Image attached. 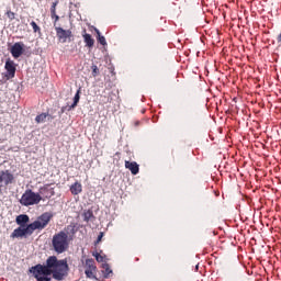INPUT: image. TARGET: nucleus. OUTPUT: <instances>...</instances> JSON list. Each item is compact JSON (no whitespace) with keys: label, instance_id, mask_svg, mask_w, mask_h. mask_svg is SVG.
Here are the masks:
<instances>
[{"label":"nucleus","instance_id":"obj_18","mask_svg":"<svg viewBox=\"0 0 281 281\" xmlns=\"http://www.w3.org/2000/svg\"><path fill=\"white\" fill-rule=\"evenodd\" d=\"M47 113H42V114H38L36 117H35V122L37 124H43V122H45V120H47Z\"/></svg>","mask_w":281,"mask_h":281},{"label":"nucleus","instance_id":"obj_8","mask_svg":"<svg viewBox=\"0 0 281 281\" xmlns=\"http://www.w3.org/2000/svg\"><path fill=\"white\" fill-rule=\"evenodd\" d=\"M4 69L7 71V80H10V78H14V76H16V64H14V60L8 59L5 61Z\"/></svg>","mask_w":281,"mask_h":281},{"label":"nucleus","instance_id":"obj_24","mask_svg":"<svg viewBox=\"0 0 281 281\" xmlns=\"http://www.w3.org/2000/svg\"><path fill=\"white\" fill-rule=\"evenodd\" d=\"M31 26L33 27V32L36 34L37 32H41V26L36 24V22L32 21Z\"/></svg>","mask_w":281,"mask_h":281},{"label":"nucleus","instance_id":"obj_10","mask_svg":"<svg viewBox=\"0 0 281 281\" xmlns=\"http://www.w3.org/2000/svg\"><path fill=\"white\" fill-rule=\"evenodd\" d=\"M60 232L66 234L68 240H72L74 236H76V233L78 232V228L76 227V224H69L64 228V231Z\"/></svg>","mask_w":281,"mask_h":281},{"label":"nucleus","instance_id":"obj_7","mask_svg":"<svg viewBox=\"0 0 281 281\" xmlns=\"http://www.w3.org/2000/svg\"><path fill=\"white\" fill-rule=\"evenodd\" d=\"M56 36L59 41V43H71V38L74 37V33H71V30H65L60 26H55Z\"/></svg>","mask_w":281,"mask_h":281},{"label":"nucleus","instance_id":"obj_11","mask_svg":"<svg viewBox=\"0 0 281 281\" xmlns=\"http://www.w3.org/2000/svg\"><path fill=\"white\" fill-rule=\"evenodd\" d=\"M44 194L45 199H52L56 194L54 188H49V184H45L44 187L40 188V195Z\"/></svg>","mask_w":281,"mask_h":281},{"label":"nucleus","instance_id":"obj_1","mask_svg":"<svg viewBox=\"0 0 281 281\" xmlns=\"http://www.w3.org/2000/svg\"><path fill=\"white\" fill-rule=\"evenodd\" d=\"M30 273H33L37 281H52L49 276H53L54 280L63 281L69 276V263H67V259L49 256L45 265L37 263L31 267Z\"/></svg>","mask_w":281,"mask_h":281},{"label":"nucleus","instance_id":"obj_21","mask_svg":"<svg viewBox=\"0 0 281 281\" xmlns=\"http://www.w3.org/2000/svg\"><path fill=\"white\" fill-rule=\"evenodd\" d=\"M110 273H113V270L109 267V263L103 265V274L104 278H109Z\"/></svg>","mask_w":281,"mask_h":281},{"label":"nucleus","instance_id":"obj_3","mask_svg":"<svg viewBox=\"0 0 281 281\" xmlns=\"http://www.w3.org/2000/svg\"><path fill=\"white\" fill-rule=\"evenodd\" d=\"M41 201H43V196H41V193H35L34 191H32V189H27L22 194L20 203L25 207H30V205H38Z\"/></svg>","mask_w":281,"mask_h":281},{"label":"nucleus","instance_id":"obj_23","mask_svg":"<svg viewBox=\"0 0 281 281\" xmlns=\"http://www.w3.org/2000/svg\"><path fill=\"white\" fill-rule=\"evenodd\" d=\"M91 69L93 78H97L100 75V69L95 65H92Z\"/></svg>","mask_w":281,"mask_h":281},{"label":"nucleus","instance_id":"obj_5","mask_svg":"<svg viewBox=\"0 0 281 281\" xmlns=\"http://www.w3.org/2000/svg\"><path fill=\"white\" fill-rule=\"evenodd\" d=\"M34 234V231L32 229V226L29 224L26 227L19 226L15 228L11 235L10 238L14 240V238H27V236H32Z\"/></svg>","mask_w":281,"mask_h":281},{"label":"nucleus","instance_id":"obj_19","mask_svg":"<svg viewBox=\"0 0 281 281\" xmlns=\"http://www.w3.org/2000/svg\"><path fill=\"white\" fill-rule=\"evenodd\" d=\"M50 19L53 20L54 27H58V21H60V16L57 13H50Z\"/></svg>","mask_w":281,"mask_h":281},{"label":"nucleus","instance_id":"obj_4","mask_svg":"<svg viewBox=\"0 0 281 281\" xmlns=\"http://www.w3.org/2000/svg\"><path fill=\"white\" fill-rule=\"evenodd\" d=\"M52 218H54V214L49 212L43 213L37 217L36 221L30 224L31 229H33V232H36V229H40V231L45 229L47 225H49V222L52 221Z\"/></svg>","mask_w":281,"mask_h":281},{"label":"nucleus","instance_id":"obj_6","mask_svg":"<svg viewBox=\"0 0 281 281\" xmlns=\"http://www.w3.org/2000/svg\"><path fill=\"white\" fill-rule=\"evenodd\" d=\"M98 273V267L95 266V260L87 259L85 263V274L90 280H98L95 277Z\"/></svg>","mask_w":281,"mask_h":281},{"label":"nucleus","instance_id":"obj_15","mask_svg":"<svg viewBox=\"0 0 281 281\" xmlns=\"http://www.w3.org/2000/svg\"><path fill=\"white\" fill-rule=\"evenodd\" d=\"M70 192L74 194V196L80 194L82 192V183L75 182L70 186Z\"/></svg>","mask_w":281,"mask_h":281},{"label":"nucleus","instance_id":"obj_20","mask_svg":"<svg viewBox=\"0 0 281 281\" xmlns=\"http://www.w3.org/2000/svg\"><path fill=\"white\" fill-rule=\"evenodd\" d=\"M95 32L98 34V43H100V45H106V38L102 35H100V30L95 29Z\"/></svg>","mask_w":281,"mask_h":281},{"label":"nucleus","instance_id":"obj_28","mask_svg":"<svg viewBox=\"0 0 281 281\" xmlns=\"http://www.w3.org/2000/svg\"><path fill=\"white\" fill-rule=\"evenodd\" d=\"M68 109H69V105L63 106L61 108V113H65V111H69Z\"/></svg>","mask_w":281,"mask_h":281},{"label":"nucleus","instance_id":"obj_12","mask_svg":"<svg viewBox=\"0 0 281 281\" xmlns=\"http://www.w3.org/2000/svg\"><path fill=\"white\" fill-rule=\"evenodd\" d=\"M125 168L132 172V175H138L139 173V165H137L136 161H128L125 160Z\"/></svg>","mask_w":281,"mask_h":281},{"label":"nucleus","instance_id":"obj_27","mask_svg":"<svg viewBox=\"0 0 281 281\" xmlns=\"http://www.w3.org/2000/svg\"><path fill=\"white\" fill-rule=\"evenodd\" d=\"M7 15L12 20V19H14V12H12V11H9L8 13H7Z\"/></svg>","mask_w":281,"mask_h":281},{"label":"nucleus","instance_id":"obj_25","mask_svg":"<svg viewBox=\"0 0 281 281\" xmlns=\"http://www.w3.org/2000/svg\"><path fill=\"white\" fill-rule=\"evenodd\" d=\"M58 5V0L52 3L50 14H56V7Z\"/></svg>","mask_w":281,"mask_h":281},{"label":"nucleus","instance_id":"obj_13","mask_svg":"<svg viewBox=\"0 0 281 281\" xmlns=\"http://www.w3.org/2000/svg\"><path fill=\"white\" fill-rule=\"evenodd\" d=\"M15 223L16 225H20V227H27V224L30 223V216L26 214L18 215Z\"/></svg>","mask_w":281,"mask_h":281},{"label":"nucleus","instance_id":"obj_17","mask_svg":"<svg viewBox=\"0 0 281 281\" xmlns=\"http://www.w3.org/2000/svg\"><path fill=\"white\" fill-rule=\"evenodd\" d=\"M80 88L77 90L74 97V103L68 106V111H71L75 106H78V102H80Z\"/></svg>","mask_w":281,"mask_h":281},{"label":"nucleus","instance_id":"obj_14","mask_svg":"<svg viewBox=\"0 0 281 281\" xmlns=\"http://www.w3.org/2000/svg\"><path fill=\"white\" fill-rule=\"evenodd\" d=\"M83 42L86 43V47H93V45H95V40H93V37H91V34L87 33V30H83Z\"/></svg>","mask_w":281,"mask_h":281},{"label":"nucleus","instance_id":"obj_9","mask_svg":"<svg viewBox=\"0 0 281 281\" xmlns=\"http://www.w3.org/2000/svg\"><path fill=\"white\" fill-rule=\"evenodd\" d=\"M25 47V44L23 42H16L12 47H11V55L13 58H21L23 56V48Z\"/></svg>","mask_w":281,"mask_h":281},{"label":"nucleus","instance_id":"obj_22","mask_svg":"<svg viewBox=\"0 0 281 281\" xmlns=\"http://www.w3.org/2000/svg\"><path fill=\"white\" fill-rule=\"evenodd\" d=\"M93 257H95L97 262H104V256L100 255V252H93Z\"/></svg>","mask_w":281,"mask_h":281},{"label":"nucleus","instance_id":"obj_2","mask_svg":"<svg viewBox=\"0 0 281 281\" xmlns=\"http://www.w3.org/2000/svg\"><path fill=\"white\" fill-rule=\"evenodd\" d=\"M52 247L56 254H65L69 249V239L65 232L55 234L52 238Z\"/></svg>","mask_w":281,"mask_h":281},{"label":"nucleus","instance_id":"obj_16","mask_svg":"<svg viewBox=\"0 0 281 281\" xmlns=\"http://www.w3.org/2000/svg\"><path fill=\"white\" fill-rule=\"evenodd\" d=\"M83 221L86 223H89V221H95V215H93V211L92 210H87V211H83Z\"/></svg>","mask_w":281,"mask_h":281},{"label":"nucleus","instance_id":"obj_26","mask_svg":"<svg viewBox=\"0 0 281 281\" xmlns=\"http://www.w3.org/2000/svg\"><path fill=\"white\" fill-rule=\"evenodd\" d=\"M102 238H104V233L101 232L97 238L95 245H98L99 243H102Z\"/></svg>","mask_w":281,"mask_h":281}]
</instances>
